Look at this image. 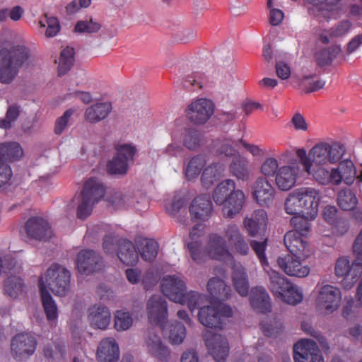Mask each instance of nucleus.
Wrapping results in <instances>:
<instances>
[{"instance_id": "69168bd1", "label": "nucleus", "mask_w": 362, "mask_h": 362, "mask_svg": "<svg viewBox=\"0 0 362 362\" xmlns=\"http://www.w3.org/2000/svg\"><path fill=\"white\" fill-rule=\"evenodd\" d=\"M325 82L321 79H315L311 76H305L300 80V86L306 93L317 91L324 87Z\"/></svg>"}, {"instance_id": "473e14b6", "label": "nucleus", "mask_w": 362, "mask_h": 362, "mask_svg": "<svg viewBox=\"0 0 362 362\" xmlns=\"http://www.w3.org/2000/svg\"><path fill=\"white\" fill-rule=\"evenodd\" d=\"M334 172V185H339L342 182L351 185L355 178L356 170L353 163L349 160H345L339 163L336 168H332Z\"/></svg>"}, {"instance_id": "4468645a", "label": "nucleus", "mask_w": 362, "mask_h": 362, "mask_svg": "<svg viewBox=\"0 0 362 362\" xmlns=\"http://www.w3.org/2000/svg\"><path fill=\"white\" fill-rule=\"evenodd\" d=\"M206 252L216 260L228 262L233 259V254L229 250L224 237L218 233L209 235Z\"/></svg>"}, {"instance_id": "ea45409f", "label": "nucleus", "mask_w": 362, "mask_h": 362, "mask_svg": "<svg viewBox=\"0 0 362 362\" xmlns=\"http://www.w3.org/2000/svg\"><path fill=\"white\" fill-rule=\"evenodd\" d=\"M203 226L202 225H196L189 232V238L191 242L187 243L191 257L197 262L202 261V252L201 251V242L197 239L203 235Z\"/></svg>"}, {"instance_id": "79ce46f5", "label": "nucleus", "mask_w": 362, "mask_h": 362, "mask_svg": "<svg viewBox=\"0 0 362 362\" xmlns=\"http://www.w3.org/2000/svg\"><path fill=\"white\" fill-rule=\"evenodd\" d=\"M303 197L301 189H297L288 194L285 202L284 209L286 214L290 215L303 214Z\"/></svg>"}, {"instance_id": "c85d7f7f", "label": "nucleus", "mask_w": 362, "mask_h": 362, "mask_svg": "<svg viewBox=\"0 0 362 362\" xmlns=\"http://www.w3.org/2000/svg\"><path fill=\"white\" fill-rule=\"evenodd\" d=\"M229 170L233 177L243 182H249L253 176L248 159L240 154L233 158Z\"/></svg>"}, {"instance_id": "603ef678", "label": "nucleus", "mask_w": 362, "mask_h": 362, "mask_svg": "<svg viewBox=\"0 0 362 362\" xmlns=\"http://www.w3.org/2000/svg\"><path fill=\"white\" fill-rule=\"evenodd\" d=\"M42 303L49 321H54L57 318V306L48 291H40Z\"/></svg>"}, {"instance_id": "2eb2a0df", "label": "nucleus", "mask_w": 362, "mask_h": 362, "mask_svg": "<svg viewBox=\"0 0 362 362\" xmlns=\"http://www.w3.org/2000/svg\"><path fill=\"white\" fill-rule=\"evenodd\" d=\"M295 362H323L315 342L310 339H302L293 346Z\"/></svg>"}, {"instance_id": "7ed1b4c3", "label": "nucleus", "mask_w": 362, "mask_h": 362, "mask_svg": "<svg viewBox=\"0 0 362 362\" xmlns=\"http://www.w3.org/2000/svg\"><path fill=\"white\" fill-rule=\"evenodd\" d=\"M345 153V147L339 142H321L310 150L312 165L333 164L338 162Z\"/></svg>"}, {"instance_id": "49530a36", "label": "nucleus", "mask_w": 362, "mask_h": 362, "mask_svg": "<svg viewBox=\"0 0 362 362\" xmlns=\"http://www.w3.org/2000/svg\"><path fill=\"white\" fill-rule=\"evenodd\" d=\"M337 201L338 206L344 211L354 210L358 204L355 193L349 188L343 189L338 192Z\"/></svg>"}, {"instance_id": "9b49d317", "label": "nucleus", "mask_w": 362, "mask_h": 362, "mask_svg": "<svg viewBox=\"0 0 362 362\" xmlns=\"http://www.w3.org/2000/svg\"><path fill=\"white\" fill-rule=\"evenodd\" d=\"M351 265L349 259L346 257L337 259L335 263L334 272L337 276L343 277L341 285L345 289L351 288L358 281L362 273V268Z\"/></svg>"}, {"instance_id": "a18cd8bd", "label": "nucleus", "mask_w": 362, "mask_h": 362, "mask_svg": "<svg viewBox=\"0 0 362 362\" xmlns=\"http://www.w3.org/2000/svg\"><path fill=\"white\" fill-rule=\"evenodd\" d=\"M114 328L119 332L129 330L134 324L132 314L126 310L115 312L113 317Z\"/></svg>"}, {"instance_id": "0eeeda50", "label": "nucleus", "mask_w": 362, "mask_h": 362, "mask_svg": "<svg viewBox=\"0 0 362 362\" xmlns=\"http://www.w3.org/2000/svg\"><path fill=\"white\" fill-rule=\"evenodd\" d=\"M223 235L229 250L234 254L247 256L250 253V245L240 226L235 223L227 224Z\"/></svg>"}, {"instance_id": "5fc2aeb1", "label": "nucleus", "mask_w": 362, "mask_h": 362, "mask_svg": "<svg viewBox=\"0 0 362 362\" xmlns=\"http://www.w3.org/2000/svg\"><path fill=\"white\" fill-rule=\"evenodd\" d=\"M315 218H310V216L306 214H301L294 216L291 219V223L295 228L294 231H296L298 234L304 236L305 235L310 229V222Z\"/></svg>"}, {"instance_id": "052dcab7", "label": "nucleus", "mask_w": 362, "mask_h": 362, "mask_svg": "<svg viewBox=\"0 0 362 362\" xmlns=\"http://www.w3.org/2000/svg\"><path fill=\"white\" fill-rule=\"evenodd\" d=\"M98 202L88 198L86 195L81 194L78 198V204L77 207V217L80 219L86 218L92 213L93 206Z\"/></svg>"}, {"instance_id": "423d86ee", "label": "nucleus", "mask_w": 362, "mask_h": 362, "mask_svg": "<svg viewBox=\"0 0 362 362\" xmlns=\"http://www.w3.org/2000/svg\"><path fill=\"white\" fill-rule=\"evenodd\" d=\"M185 112L190 123L194 125H203L214 115V104L206 98L197 99L187 106Z\"/></svg>"}, {"instance_id": "72a5a7b5", "label": "nucleus", "mask_w": 362, "mask_h": 362, "mask_svg": "<svg viewBox=\"0 0 362 362\" xmlns=\"http://www.w3.org/2000/svg\"><path fill=\"white\" fill-rule=\"evenodd\" d=\"M341 0H307L312 5L308 9L310 15L322 16L325 18H330L331 14L336 10V7Z\"/></svg>"}, {"instance_id": "20e7f679", "label": "nucleus", "mask_w": 362, "mask_h": 362, "mask_svg": "<svg viewBox=\"0 0 362 362\" xmlns=\"http://www.w3.org/2000/svg\"><path fill=\"white\" fill-rule=\"evenodd\" d=\"M37 345V339L31 333L16 334L11 340V356L16 361H26L35 353Z\"/></svg>"}, {"instance_id": "f257e3e1", "label": "nucleus", "mask_w": 362, "mask_h": 362, "mask_svg": "<svg viewBox=\"0 0 362 362\" xmlns=\"http://www.w3.org/2000/svg\"><path fill=\"white\" fill-rule=\"evenodd\" d=\"M30 56V51L23 43L5 42L0 49V82L11 83Z\"/></svg>"}, {"instance_id": "7c9ffc66", "label": "nucleus", "mask_w": 362, "mask_h": 362, "mask_svg": "<svg viewBox=\"0 0 362 362\" xmlns=\"http://www.w3.org/2000/svg\"><path fill=\"white\" fill-rule=\"evenodd\" d=\"M231 278L237 293L243 297L247 296L249 291L248 276L245 268L241 264H233Z\"/></svg>"}, {"instance_id": "4c0bfd02", "label": "nucleus", "mask_w": 362, "mask_h": 362, "mask_svg": "<svg viewBox=\"0 0 362 362\" xmlns=\"http://www.w3.org/2000/svg\"><path fill=\"white\" fill-rule=\"evenodd\" d=\"M234 141L230 138L219 137L214 140L212 142V150L218 157L234 158L238 154L234 146Z\"/></svg>"}, {"instance_id": "864d4df0", "label": "nucleus", "mask_w": 362, "mask_h": 362, "mask_svg": "<svg viewBox=\"0 0 362 362\" xmlns=\"http://www.w3.org/2000/svg\"><path fill=\"white\" fill-rule=\"evenodd\" d=\"M74 50L67 47L61 52L59 57L58 74L59 76L66 74L71 68L74 62Z\"/></svg>"}, {"instance_id": "37998d69", "label": "nucleus", "mask_w": 362, "mask_h": 362, "mask_svg": "<svg viewBox=\"0 0 362 362\" xmlns=\"http://www.w3.org/2000/svg\"><path fill=\"white\" fill-rule=\"evenodd\" d=\"M205 143L204 136L194 128H187L182 133V144L189 151H197Z\"/></svg>"}, {"instance_id": "a878e982", "label": "nucleus", "mask_w": 362, "mask_h": 362, "mask_svg": "<svg viewBox=\"0 0 362 362\" xmlns=\"http://www.w3.org/2000/svg\"><path fill=\"white\" fill-rule=\"evenodd\" d=\"M25 228L28 235L35 240H45L52 235L49 223L41 218H30L26 222Z\"/></svg>"}, {"instance_id": "9d476101", "label": "nucleus", "mask_w": 362, "mask_h": 362, "mask_svg": "<svg viewBox=\"0 0 362 362\" xmlns=\"http://www.w3.org/2000/svg\"><path fill=\"white\" fill-rule=\"evenodd\" d=\"M232 315L231 308L223 303L217 306L202 307L198 313L199 322L205 327H220L222 323L221 318L229 317Z\"/></svg>"}, {"instance_id": "f8f14e48", "label": "nucleus", "mask_w": 362, "mask_h": 362, "mask_svg": "<svg viewBox=\"0 0 362 362\" xmlns=\"http://www.w3.org/2000/svg\"><path fill=\"white\" fill-rule=\"evenodd\" d=\"M144 345L147 353L158 360L167 362L170 356L169 348L153 328L148 329L144 336Z\"/></svg>"}, {"instance_id": "e433bc0d", "label": "nucleus", "mask_w": 362, "mask_h": 362, "mask_svg": "<svg viewBox=\"0 0 362 362\" xmlns=\"http://www.w3.org/2000/svg\"><path fill=\"white\" fill-rule=\"evenodd\" d=\"M138 254L146 262L153 261L158 255V243L153 239L139 238L136 240Z\"/></svg>"}, {"instance_id": "f3484780", "label": "nucleus", "mask_w": 362, "mask_h": 362, "mask_svg": "<svg viewBox=\"0 0 362 362\" xmlns=\"http://www.w3.org/2000/svg\"><path fill=\"white\" fill-rule=\"evenodd\" d=\"M77 268L81 274L89 275L100 271L103 267L102 257L93 250H83L77 256Z\"/></svg>"}, {"instance_id": "4be33fe9", "label": "nucleus", "mask_w": 362, "mask_h": 362, "mask_svg": "<svg viewBox=\"0 0 362 362\" xmlns=\"http://www.w3.org/2000/svg\"><path fill=\"white\" fill-rule=\"evenodd\" d=\"M96 358L98 362H117L119 358V348L112 337L101 339L98 345Z\"/></svg>"}, {"instance_id": "6ab92c4d", "label": "nucleus", "mask_w": 362, "mask_h": 362, "mask_svg": "<svg viewBox=\"0 0 362 362\" xmlns=\"http://www.w3.org/2000/svg\"><path fill=\"white\" fill-rule=\"evenodd\" d=\"M185 290V281L177 276H166L161 281L163 294L175 303L183 301L182 295Z\"/></svg>"}, {"instance_id": "e2e57ef3", "label": "nucleus", "mask_w": 362, "mask_h": 362, "mask_svg": "<svg viewBox=\"0 0 362 362\" xmlns=\"http://www.w3.org/2000/svg\"><path fill=\"white\" fill-rule=\"evenodd\" d=\"M186 337V328L180 322H175L170 327L169 341L172 344H180Z\"/></svg>"}, {"instance_id": "de8ad7c7", "label": "nucleus", "mask_w": 362, "mask_h": 362, "mask_svg": "<svg viewBox=\"0 0 362 362\" xmlns=\"http://www.w3.org/2000/svg\"><path fill=\"white\" fill-rule=\"evenodd\" d=\"M235 187V182L230 179L226 180L218 184L213 193V199L216 204L222 205L230 193L233 191Z\"/></svg>"}, {"instance_id": "ddd939ff", "label": "nucleus", "mask_w": 362, "mask_h": 362, "mask_svg": "<svg viewBox=\"0 0 362 362\" xmlns=\"http://www.w3.org/2000/svg\"><path fill=\"white\" fill-rule=\"evenodd\" d=\"M250 192L259 205L269 206L274 202L276 190L267 178L259 176L251 184Z\"/></svg>"}, {"instance_id": "0e129e2a", "label": "nucleus", "mask_w": 362, "mask_h": 362, "mask_svg": "<svg viewBox=\"0 0 362 362\" xmlns=\"http://www.w3.org/2000/svg\"><path fill=\"white\" fill-rule=\"evenodd\" d=\"M101 28V25L93 18L79 21L76 23L74 31L78 33L93 34L98 33Z\"/></svg>"}, {"instance_id": "2f4dec72", "label": "nucleus", "mask_w": 362, "mask_h": 362, "mask_svg": "<svg viewBox=\"0 0 362 362\" xmlns=\"http://www.w3.org/2000/svg\"><path fill=\"white\" fill-rule=\"evenodd\" d=\"M250 303L257 312L264 313L271 311L270 297L266 289L262 286H257L252 289Z\"/></svg>"}, {"instance_id": "c756f323", "label": "nucleus", "mask_w": 362, "mask_h": 362, "mask_svg": "<svg viewBox=\"0 0 362 362\" xmlns=\"http://www.w3.org/2000/svg\"><path fill=\"white\" fill-rule=\"evenodd\" d=\"M112 109V103L110 102L96 103L86 109L84 118L88 122L95 124L105 119Z\"/></svg>"}, {"instance_id": "09e8293b", "label": "nucleus", "mask_w": 362, "mask_h": 362, "mask_svg": "<svg viewBox=\"0 0 362 362\" xmlns=\"http://www.w3.org/2000/svg\"><path fill=\"white\" fill-rule=\"evenodd\" d=\"M224 168L221 164H211L206 167L202 175V184L209 187L214 182H216L222 176Z\"/></svg>"}, {"instance_id": "dca6fc26", "label": "nucleus", "mask_w": 362, "mask_h": 362, "mask_svg": "<svg viewBox=\"0 0 362 362\" xmlns=\"http://www.w3.org/2000/svg\"><path fill=\"white\" fill-rule=\"evenodd\" d=\"M204 339L209 351L217 362H223L228 354V343L226 337L207 330L204 334Z\"/></svg>"}, {"instance_id": "4d7b16f0", "label": "nucleus", "mask_w": 362, "mask_h": 362, "mask_svg": "<svg viewBox=\"0 0 362 362\" xmlns=\"http://www.w3.org/2000/svg\"><path fill=\"white\" fill-rule=\"evenodd\" d=\"M310 175H312L314 180L319 184L323 185H334V172L332 168L331 170L324 168L318 167L316 168H312Z\"/></svg>"}, {"instance_id": "39448f33", "label": "nucleus", "mask_w": 362, "mask_h": 362, "mask_svg": "<svg viewBox=\"0 0 362 362\" xmlns=\"http://www.w3.org/2000/svg\"><path fill=\"white\" fill-rule=\"evenodd\" d=\"M23 155V149L18 143L0 144V187L6 185L12 176L11 169L7 162L18 160Z\"/></svg>"}, {"instance_id": "338daca9", "label": "nucleus", "mask_w": 362, "mask_h": 362, "mask_svg": "<svg viewBox=\"0 0 362 362\" xmlns=\"http://www.w3.org/2000/svg\"><path fill=\"white\" fill-rule=\"evenodd\" d=\"M109 173L114 175H124L128 170V163L126 160L116 155L107 165Z\"/></svg>"}, {"instance_id": "5701e85b", "label": "nucleus", "mask_w": 362, "mask_h": 362, "mask_svg": "<svg viewBox=\"0 0 362 362\" xmlns=\"http://www.w3.org/2000/svg\"><path fill=\"white\" fill-rule=\"evenodd\" d=\"M189 211L192 219L205 221L209 220L213 212L212 203L209 195H200L191 202Z\"/></svg>"}, {"instance_id": "bb28decb", "label": "nucleus", "mask_w": 362, "mask_h": 362, "mask_svg": "<svg viewBox=\"0 0 362 362\" xmlns=\"http://www.w3.org/2000/svg\"><path fill=\"white\" fill-rule=\"evenodd\" d=\"M267 222V215L266 211L264 209H257L245 218L243 226L248 235L255 238L260 233Z\"/></svg>"}, {"instance_id": "cd10ccee", "label": "nucleus", "mask_w": 362, "mask_h": 362, "mask_svg": "<svg viewBox=\"0 0 362 362\" xmlns=\"http://www.w3.org/2000/svg\"><path fill=\"white\" fill-rule=\"evenodd\" d=\"M300 189L303 197V214L310 216V218H315L321 198L320 191L313 187H302Z\"/></svg>"}, {"instance_id": "393cba45", "label": "nucleus", "mask_w": 362, "mask_h": 362, "mask_svg": "<svg viewBox=\"0 0 362 362\" xmlns=\"http://www.w3.org/2000/svg\"><path fill=\"white\" fill-rule=\"evenodd\" d=\"M245 196L241 189H234L222 204L221 211L226 218H233L243 209Z\"/></svg>"}, {"instance_id": "aec40b11", "label": "nucleus", "mask_w": 362, "mask_h": 362, "mask_svg": "<svg viewBox=\"0 0 362 362\" xmlns=\"http://www.w3.org/2000/svg\"><path fill=\"white\" fill-rule=\"evenodd\" d=\"M284 244L293 256L308 258L312 253L308 243L296 231H288L284 235Z\"/></svg>"}, {"instance_id": "13d9d810", "label": "nucleus", "mask_w": 362, "mask_h": 362, "mask_svg": "<svg viewBox=\"0 0 362 362\" xmlns=\"http://www.w3.org/2000/svg\"><path fill=\"white\" fill-rule=\"evenodd\" d=\"M303 293L298 286L290 283V286H288V288L282 292V295L280 296L279 299L288 304L295 305L300 303L303 300Z\"/></svg>"}, {"instance_id": "a211bd4d", "label": "nucleus", "mask_w": 362, "mask_h": 362, "mask_svg": "<svg viewBox=\"0 0 362 362\" xmlns=\"http://www.w3.org/2000/svg\"><path fill=\"white\" fill-rule=\"evenodd\" d=\"M300 258L286 255L278 257L277 264L279 268L288 276L303 278L307 276L310 272V267L303 264Z\"/></svg>"}, {"instance_id": "c03bdc74", "label": "nucleus", "mask_w": 362, "mask_h": 362, "mask_svg": "<svg viewBox=\"0 0 362 362\" xmlns=\"http://www.w3.org/2000/svg\"><path fill=\"white\" fill-rule=\"evenodd\" d=\"M105 193V189L103 183L93 177L89 178L85 182L81 192V194L86 195L88 198L98 202L104 197Z\"/></svg>"}, {"instance_id": "bf43d9fd", "label": "nucleus", "mask_w": 362, "mask_h": 362, "mask_svg": "<svg viewBox=\"0 0 362 362\" xmlns=\"http://www.w3.org/2000/svg\"><path fill=\"white\" fill-rule=\"evenodd\" d=\"M22 107L17 103L11 104L6 112L5 117L0 119V127L4 129H8L12 127L13 123L18 119Z\"/></svg>"}, {"instance_id": "b1692460", "label": "nucleus", "mask_w": 362, "mask_h": 362, "mask_svg": "<svg viewBox=\"0 0 362 362\" xmlns=\"http://www.w3.org/2000/svg\"><path fill=\"white\" fill-rule=\"evenodd\" d=\"M111 313L109 308L101 304H95L89 308L88 320L94 329L105 330L110 324Z\"/></svg>"}, {"instance_id": "f03ea898", "label": "nucleus", "mask_w": 362, "mask_h": 362, "mask_svg": "<svg viewBox=\"0 0 362 362\" xmlns=\"http://www.w3.org/2000/svg\"><path fill=\"white\" fill-rule=\"evenodd\" d=\"M71 274L65 267L54 264L39 280L40 291H51L54 295L64 296L70 290Z\"/></svg>"}, {"instance_id": "1a4fd4ad", "label": "nucleus", "mask_w": 362, "mask_h": 362, "mask_svg": "<svg viewBox=\"0 0 362 362\" xmlns=\"http://www.w3.org/2000/svg\"><path fill=\"white\" fill-rule=\"evenodd\" d=\"M146 311L151 324L160 326L163 329L168 319L167 301L160 295L151 296L146 302Z\"/></svg>"}, {"instance_id": "680f3d73", "label": "nucleus", "mask_w": 362, "mask_h": 362, "mask_svg": "<svg viewBox=\"0 0 362 362\" xmlns=\"http://www.w3.org/2000/svg\"><path fill=\"white\" fill-rule=\"evenodd\" d=\"M204 296L194 291H185L182 295V302H178L181 305L187 304L191 312H193L198 306L203 303Z\"/></svg>"}, {"instance_id": "412c9836", "label": "nucleus", "mask_w": 362, "mask_h": 362, "mask_svg": "<svg viewBox=\"0 0 362 362\" xmlns=\"http://www.w3.org/2000/svg\"><path fill=\"white\" fill-rule=\"evenodd\" d=\"M299 172L300 165L298 162L280 167L275 177L276 185L280 190H289L294 186Z\"/></svg>"}, {"instance_id": "58836bf2", "label": "nucleus", "mask_w": 362, "mask_h": 362, "mask_svg": "<svg viewBox=\"0 0 362 362\" xmlns=\"http://www.w3.org/2000/svg\"><path fill=\"white\" fill-rule=\"evenodd\" d=\"M352 28V23L349 20H343L338 22L329 30H324L320 35L322 42H329V38L341 37L346 35Z\"/></svg>"}, {"instance_id": "f704fd0d", "label": "nucleus", "mask_w": 362, "mask_h": 362, "mask_svg": "<svg viewBox=\"0 0 362 362\" xmlns=\"http://www.w3.org/2000/svg\"><path fill=\"white\" fill-rule=\"evenodd\" d=\"M207 290L214 300L219 301L226 300L232 295L230 287L219 278H211L207 284Z\"/></svg>"}, {"instance_id": "8fccbe9b", "label": "nucleus", "mask_w": 362, "mask_h": 362, "mask_svg": "<svg viewBox=\"0 0 362 362\" xmlns=\"http://www.w3.org/2000/svg\"><path fill=\"white\" fill-rule=\"evenodd\" d=\"M205 165L206 160L203 156L197 155L192 157L185 168L186 177L189 180L197 177Z\"/></svg>"}, {"instance_id": "774afa93", "label": "nucleus", "mask_w": 362, "mask_h": 362, "mask_svg": "<svg viewBox=\"0 0 362 362\" xmlns=\"http://www.w3.org/2000/svg\"><path fill=\"white\" fill-rule=\"evenodd\" d=\"M279 167L278 160L273 157L266 158L260 166V173L266 178L276 175Z\"/></svg>"}, {"instance_id": "6e6d98bb", "label": "nucleus", "mask_w": 362, "mask_h": 362, "mask_svg": "<svg viewBox=\"0 0 362 362\" xmlns=\"http://www.w3.org/2000/svg\"><path fill=\"white\" fill-rule=\"evenodd\" d=\"M339 47H331L324 49L316 53L315 59L317 64L320 66H325L331 64L332 61L340 52Z\"/></svg>"}, {"instance_id": "3c124183", "label": "nucleus", "mask_w": 362, "mask_h": 362, "mask_svg": "<svg viewBox=\"0 0 362 362\" xmlns=\"http://www.w3.org/2000/svg\"><path fill=\"white\" fill-rule=\"evenodd\" d=\"M23 283L22 279L11 274L4 281L5 293L10 297L16 298L23 291Z\"/></svg>"}, {"instance_id": "6e6552de", "label": "nucleus", "mask_w": 362, "mask_h": 362, "mask_svg": "<svg viewBox=\"0 0 362 362\" xmlns=\"http://www.w3.org/2000/svg\"><path fill=\"white\" fill-rule=\"evenodd\" d=\"M341 300V293L339 288L328 284L324 285L318 291L317 308L324 315H329L339 308Z\"/></svg>"}, {"instance_id": "c9c22d12", "label": "nucleus", "mask_w": 362, "mask_h": 362, "mask_svg": "<svg viewBox=\"0 0 362 362\" xmlns=\"http://www.w3.org/2000/svg\"><path fill=\"white\" fill-rule=\"evenodd\" d=\"M117 257L127 265L136 264L139 259L138 250L131 241L121 240L117 243Z\"/></svg>"}, {"instance_id": "a19ab883", "label": "nucleus", "mask_w": 362, "mask_h": 362, "mask_svg": "<svg viewBox=\"0 0 362 362\" xmlns=\"http://www.w3.org/2000/svg\"><path fill=\"white\" fill-rule=\"evenodd\" d=\"M269 276V288L273 295L279 298L282 292L290 286V281L282 274L276 271L270 269L267 272Z\"/></svg>"}]
</instances>
